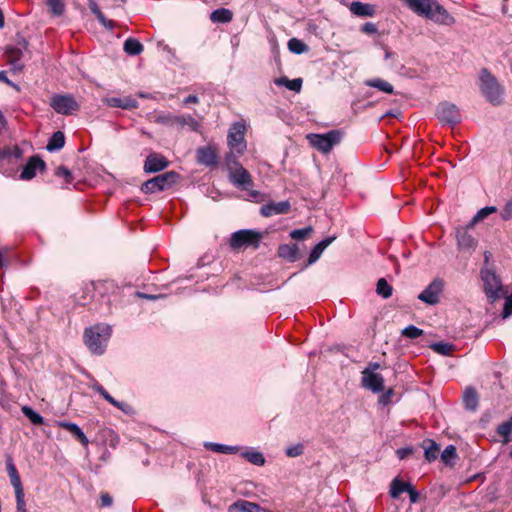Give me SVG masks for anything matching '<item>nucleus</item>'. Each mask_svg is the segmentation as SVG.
Masks as SVG:
<instances>
[{
    "mask_svg": "<svg viewBox=\"0 0 512 512\" xmlns=\"http://www.w3.org/2000/svg\"><path fill=\"white\" fill-rule=\"evenodd\" d=\"M17 512H27L23 486L14 488Z\"/></svg>",
    "mask_w": 512,
    "mask_h": 512,
    "instance_id": "46",
    "label": "nucleus"
},
{
    "mask_svg": "<svg viewBox=\"0 0 512 512\" xmlns=\"http://www.w3.org/2000/svg\"><path fill=\"white\" fill-rule=\"evenodd\" d=\"M422 334L423 330L419 329L414 325H409L402 330V335L410 339H416L420 337Z\"/></svg>",
    "mask_w": 512,
    "mask_h": 512,
    "instance_id": "50",
    "label": "nucleus"
},
{
    "mask_svg": "<svg viewBox=\"0 0 512 512\" xmlns=\"http://www.w3.org/2000/svg\"><path fill=\"white\" fill-rule=\"evenodd\" d=\"M58 425L70 432L72 436L75 437L83 446H88L89 440L77 424L71 422H59Z\"/></svg>",
    "mask_w": 512,
    "mask_h": 512,
    "instance_id": "23",
    "label": "nucleus"
},
{
    "mask_svg": "<svg viewBox=\"0 0 512 512\" xmlns=\"http://www.w3.org/2000/svg\"><path fill=\"white\" fill-rule=\"evenodd\" d=\"M237 155L236 153H232L230 151L229 154H227L225 158V163L228 169V172L235 169L236 167L241 166V164L237 161Z\"/></svg>",
    "mask_w": 512,
    "mask_h": 512,
    "instance_id": "53",
    "label": "nucleus"
},
{
    "mask_svg": "<svg viewBox=\"0 0 512 512\" xmlns=\"http://www.w3.org/2000/svg\"><path fill=\"white\" fill-rule=\"evenodd\" d=\"M501 217L504 220L512 219V198L503 207L501 211Z\"/></svg>",
    "mask_w": 512,
    "mask_h": 512,
    "instance_id": "56",
    "label": "nucleus"
},
{
    "mask_svg": "<svg viewBox=\"0 0 512 512\" xmlns=\"http://www.w3.org/2000/svg\"><path fill=\"white\" fill-rule=\"evenodd\" d=\"M196 160L200 165L208 167L216 166L218 163V151L214 145L199 147L196 150Z\"/></svg>",
    "mask_w": 512,
    "mask_h": 512,
    "instance_id": "13",
    "label": "nucleus"
},
{
    "mask_svg": "<svg viewBox=\"0 0 512 512\" xmlns=\"http://www.w3.org/2000/svg\"><path fill=\"white\" fill-rule=\"evenodd\" d=\"M410 487L411 484L409 482H402L395 478L391 483L390 495L392 498H398L401 493L408 492Z\"/></svg>",
    "mask_w": 512,
    "mask_h": 512,
    "instance_id": "36",
    "label": "nucleus"
},
{
    "mask_svg": "<svg viewBox=\"0 0 512 512\" xmlns=\"http://www.w3.org/2000/svg\"><path fill=\"white\" fill-rule=\"evenodd\" d=\"M457 457L456 448L454 445H448L441 453V460L446 465L452 464V461Z\"/></svg>",
    "mask_w": 512,
    "mask_h": 512,
    "instance_id": "47",
    "label": "nucleus"
},
{
    "mask_svg": "<svg viewBox=\"0 0 512 512\" xmlns=\"http://www.w3.org/2000/svg\"><path fill=\"white\" fill-rule=\"evenodd\" d=\"M207 448L214 452L225 453V454H234L237 453L239 448L237 446H227L217 443H208L205 445Z\"/></svg>",
    "mask_w": 512,
    "mask_h": 512,
    "instance_id": "43",
    "label": "nucleus"
},
{
    "mask_svg": "<svg viewBox=\"0 0 512 512\" xmlns=\"http://www.w3.org/2000/svg\"><path fill=\"white\" fill-rule=\"evenodd\" d=\"M92 389L98 392L106 401H108L113 406L123 410V403L115 400L99 383H95L92 385Z\"/></svg>",
    "mask_w": 512,
    "mask_h": 512,
    "instance_id": "41",
    "label": "nucleus"
},
{
    "mask_svg": "<svg viewBox=\"0 0 512 512\" xmlns=\"http://www.w3.org/2000/svg\"><path fill=\"white\" fill-rule=\"evenodd\" d=\"M350 12L358 17H374L376 15L375 5L354 1L349 5Z\"/></svg>",
    "mask_w": 512,
    "mask_h": 512,
    "instance_id": "18",
    "label": "nucleus"
},
{
    "mask_svg": "<svg viewBox=\"0 0 512 512\" xmlns=\"http://www.w3.org/2000/svg\"><path fill=\"white\" fill-rule=\"evenodd\" d=\"M6 468L13 488L21 487L22 482L11 456H7L6 458Z\"/></svg>",
    "mask_w": 512,
    "mask_h": 512,
    "instance_id": "31",
    "label": "nucleus"
},
{
    "mask_svg": "<svg viewBox=\"0 0 512 512\" xmlns=\"http://www.w3.org/2000/svg\"><path fill=\"white\" fill-rule=\"evenodd\" d=\"M336 239L335 236H331V237H327L325 239H323L322 241H320L317 245L314 246V248L312 249L310 255H309V258H308V264H313L314 262H316L321 254L323 253V251Z\"/></svg>",
    "mask_w": 512,
    "mask_h": 512,
    "instance_id": "25",
    "label": "nucleus"
},
{
    "mask_svg": "<svg viewBox=\"0 0 512 512\" xmlns=\"http://www.w3.org/2000/svg\"><path fill=\"white\" fill-rule=\"evenodd\" d=\"M512 315V296L506 298L503 308V317L507 318Z\"/></svg>",
    "mask_w": 512,
    "mask_h": 512,
    "instance_id": "59",
    "label": "nucleus"
},
{
    "mask_svg": "<svg viewBox=\"0 0 512 512\" xmlns=\"http://www.w3.org/2000/svg\"><path fill=\"white\" fill-rule=\"evenodd\" d=\"M278 255L290 262H295L298 259V247L296 244H282L278 248Z\"/></svg>",
    "mask_w": 512,
    "mask_h": 512,
    "instance_id": "29",
    "label": "nucleus"
},
{
    "mask_svg": "<svg viewBox=\"0 0 512 512\" xmlns=\"http://www.w3.org/2000/svg\"><path fill=\"white\" fill-rule=\"evenodd\" d=\"M100 500L102 507H108L112 504V497L108 493H102Z\"/></svg>",
    "mask_w": 512,
    "mask_h": 512,
    "instance_id": "61",
    "label": "nucleus"
},
{
    "mask_svg": "<svg viewBox=\"0 0 512 512\" xmlns=\"http://www.w3.org/2000/svg\"><path fill=\"white\" fill-rule=\"evenodd\" d=\"M105 103L110 107L133 109L137 107V101L130 96L124 97H107Z\"/></svg>",
    "mask_w": 512,
    "mask_h": 512,
    "instance_id": "21",
    "label": "nucleus"
},
{
    "mask_svg": "<svg viewBox=\"0 0 512 512\" xmlns=\"http://www.w3.org/2000/svg\"><path fill=\"white\" fill-rule=\"evenodd\" d=\"M497 211V208L495 206H487L482 209H480L475 216L472 218L471 222L467 226V228H473L474 225L483 219H485L490 214H493Z\"/></svg>",
    "mask_w": 512,
    "mask_h": 512,
    "instance_id": "38",
    "label": "nucleus"
},
{
    "mask_svg": "<svg viewBox=\"0 0 512 512\" xmlns=\"http://www.w3.org/2000/svg\"><path fill=\"white\" fill-rule=\"evenodd\" d=\"M55 175L57 177H62L66 184L71 183L72 179H73L71 171L68 168H66L65 166H59L55 170Z\"/></svg>",
    "mask_w": 512,
    "mask_h": 512,
    "instance_id": "51",
    "label": "nucleus"
},
{
    "mask_svg": "<svg viewBox=\"0 0 512 512\" xmlns=\"http://www.w3.org/2000/svg\"><path fill=\"white\" fill-rule=\"evenodd\" d=\"M497 432L502 437L507 438L512 432V418L500 424L497 428Z\"/></svg>",
    "mask_w": 512,
    "mask_h": 512,
    "instance_id": "52",
    "label": "nucleus"
},
{
    "mask_svg": "<svg viewBox=\"0 0 512 512\" xmlns=\"http://www.w3.org/2000/svg\"><path fill=\"white\" fill-rule=\"evenodd\" d=\"M228 146L232 153L241 155L246 150V141L244 130H233L228 134L227 137Z\"/></svg>",
    "mask_w": 512,
    "mask_h": 512,
    "instance_id": "16",
    "label": "nucleus"
},
{
    "mask_svg": "<svg viewBox=\"0 0 512 512\" xmlns=\"http://www.w3.org/2000/svg\"><path fill=\"white\" fill-rule=\"evenodd\" d=\"M413 450L411 448H399L396 450V455L399 459L403 460L406 457H408L410 454H412Z\"/></svg>",
    "mask_w": 512,
    "mask_h": 512,
    "instance_id": "60",
    "label": "nucleus"
},
{
    "mask_svg": "<svg viewBox=\"0 0 512 512\" xmlns=\"http://www.w3.org/2000/svg\"><path fill=\"white\" fill-rule=\"evenodd\" d=\"M288 49L295 54H302L308 50V46L297 38H291L288 41Z\"/></svg>",
    "mask_w": 512,
    "mask_h": 512,
    "instance_id": "45",
    "label": "nucleus"
},
{
    "mask_svg": "<svg viewBox=\"0 0 512 512\" xmlns=\"http://www.w3.org/2000/svg\"><path fill=\"white\" fill-rule=\"evenodd\" d=\"M6 468L13 488L21 487L22 482L11 456H7L6 458Z\"/></svg>",
    "mask_w": 512,
    "mask_h": 512,
    "instance_id": "30",
    "label": "nucleus"
},
{
    "mask_svg": "<svg viewBox=\"0 0 512 512\" xmlns=\"http://www.w3.org/2000/svg\"><path fill=\"white\" fill-rule=\"evenodd\" d=\"M22 413L31 421L34 425H41L44 422L43 417L35 412L31 407L29 406H23L21 408Z\"/></svg>",
    "mask_w": 512,
    "mask_h": 512,
    "instance_id": "44",
    "label": "nucleus"
},
{
    "mask_svg": "<svg viewBox=\"0 0 512 512\" xmlns=\"http://www.w3.org/2000/svg\"><path fill=\"white\" fill-rule=\"evenodd\" d=\"M95 289L100 293L108 290L114 291L116 289V285L113 281L110 280L98 281L95 285Z\"/></svg>",
    "mask_w": 512,
    "mask_h": 512,
    "instance_id": "54",
    "label": "nucleus"
},
{
    "mask_svg": "<svg viewBox=\"0 0 512 512\" xmlns=\"http://www.w3.org/2000/svg\"><path fill=\"white\" fill-rule=\"evenodd\" d=\"M480 276L483 281L484 292L490 302H494L504 296L506 292L503 290L500 277L489 268H482Z\"/></svg>",
    "mask_w": 512,
    "mask_h": 512,
    "instance_id": "5",
    "label": "nucleus"
},
{
    "mask_svg": "<svg viewBox=\"0 0 512 512\" xmlns=\"http://www.w3.org/2000/svg\"><path fill=\"white\" fill-rule=\"evenodd\" d=\"M364 84L368 87L376 88L379 91L386 93V94L394 93L393 85L382 78L368 79V80H365Z\"/></svg>",
    "mask_w": 512,
    "mask_h": 512,
    "instance_id": "28",
    "label": "nucleus"
},
{
    "mask_svg": "<svg viewBox=\"0 0 512 512\" xmlns=\"http://www.w3.org/2000/svg\"><path fill=\"white\" fill-rule=\"evenodd\" d=\"M28 48V42L21 39L16 46H9L6 49L7 61L13 72H21L24 68V51Z\"/></svg>",
    "mask_w": 512,
    "mask_h": 512,
    "instance_id": "9",
    "label": "nucleus"
},
{
    "mask_svg": "<svg viewBox=\"0 0 512 512\" xmlns=\"http://www.w3.org/2000/svg\"><path fill=\"white\" fill-rule=\"evenodd\" d=\"M422 448L424 449L425 459L428 462H432L438 458L440 447L434 440L425 439L422 443Z\"/></svg>",
    "mask_w": 512,
    "mask_h": 512,
    "instance_id": "26",
    "label": "nucleus"
},
{
    "mask_svg": "<svg viewBox=\"0 0 512 512\" xmlns=\"http://www.w3.org/2000/svg\"><path fill=\"white\" fill-rule=\"evenodd\" d=\"M313 228L311 226L295 229L290 232V237L294 240H304L311 235Z\"/></svg>",
    "mask_w": 512,
    "mask_h": 512,
    "instance_id": "49",
    "label": "nucleus"
},
{
    "mask_svg": "<svg viewBox=\"0 0 512 512\" xmlns=\"http://www.w3.org/2000/svg\"><path fill=\"white\" fill-rule=\"evenodd\" d=\"M457 243L460 249L474 250L477 240L468 232L467 229L459 228L456 231Z\"/></svg>",
    "mask_w": 512,
    "mask_h": 512,
    "instance_id": "19",
    "label": "nucleus"
},
{
    "mask_svg": "<svg viewBox=\"0 0 512 512\" xmlns=\"http://www.w3.org/2000/svg\"><path fill=\"white\" fill-rule=\"evenodd\" d=\"M242 456L250 463L263 466L265 464V458L261 452L249 450L242 453Z\"/></svg>",
    "mask_w": 512,
    "mask_h": 512,
    "instance_id": "40",
    "label": "nucleus"
},
{
    "mask_svg": "<svg viewBox=\"0 0 512 512\" xmlns=\"http://www.w3.org/2000/svg\"><path fill=\"white\" fill-rule=\"evenodd\" d=\"M361 31L366 34H376L378 32V28L376 24L372 22H367L361 27Z\"/></svg>",
    "mask_w": 512,
    "mask_h": 512,
    "instance_id": "58",
    "label": "nucleus"
},
{
    "mask_svg": "<svg viewBox=\"0 0 512 512\" xmlns=\"http://www.w3.org/2000/svg\"><path fill=\"white\" fill-rule=\"evenodd\" d=\"M478 394L472 387H467L463 393V403L466 409L475 411L478 407Z\"/></svg>",
    "mask_w": 512,
    "mask_h": 512,
    "instance_id": "27",
    "label": "nucleus"
},
{
    "mask_svg": "<svg viewBox=\"0 0 512 512\" xmlns=\"http://www.w3.org/2000/svg\"><path fill=\"white\" fill-rule=\"evenodd\" d=\"M430 347L433 351L445 356L450 355L454 350L453 345L444 342L433 343Z\"/></svg>",
    "mask_w": 512,
    "mask_h": 512,
    "instance_id": "48",
    "label": "nucleus"
},
{
    "mask_svg": "<svg viewBox=\"0 0 512 512\" xmlns=\"http://www.w3.org/2000/svg\"><path fill=\"white\" fill-rule=\"evenodd\" d=\"M436 116L441 124L455 126L461 123L462 114L459 108L450 102H441L436 109Z\"/></svg>",
    "mask_w": 512,
    "mask_h": 512,
    "instance_id": "7",
    "label": "nucleus"
},
{
    "mask_svg": "<svg viewBox=\"0 0 512 512\" xmlns=\"http://www.w3.org/2000/svg\"><path fill=\"white\" fill-rule=\"evenodd\" d=\"M177 179V173L172 171L166 172L143 183L141 190L144 193H155L158 191H162L170 187L172 184H174L177 181Z\"/></svg>",
    "mask_w": 512,
    "mask_h": 512,
    "instance_id": "8",
    "label": "nucleus"
},
{
    "mask_svg": "<svg viewBox=\"0 0 512 512\" xmlns=\"http://www.w3.org/2000/svg\"><path fill=\"white\" fill-rule=\"evenodd\" d=\"M442 289V280L435 279L418 295V299L426 304L435 305L439 302Z\"/></svg>",
    "mask_w": 512,
    "mask_h": 512,
    "instance_id": "11",
    "label": "nucleus"
},
{
    "mask_svg": "<svg viewBox=\"0 0 512 512\" xmlns=\"http://www.w3.org/2000/svg\"><path fill=\"white\" fill-rule=\"evenodd\" d=\"M380 369V364L377 362H371L364 370H370L372 373H376L375 371Z\"/></svg>",
    "mask_w": 512,
    "mask_h": 512,
    "instance_id": "64",
    "label": "nucleus"
},
{
    "mask_svg": "<svg viewBox=\"0 0 512 512\" xmlns=\"http://www.w3.org/2000/svg\"><path fill=\"white\" fill-rule=\"evenodd\" d=\"M303 453V446L302 445H296L293 447H289L286 450V455L289 457H297Z\"/></svg>",
    "mask_w": 512,
    "mask_h": 512,
    "instance_id": "57",
    "label": "nucleus"
},
{
    "mask_svg": "<svg viewBox=\"0 0 512 512\" xmlns=\"http://www.w3.org/2000/svg\"><path fill=\"white\" fill-rule=\"evenodd\" d=\"M22 155L23 150L18 145L3 148L0 150V166H3L5 163H11L14 159H20Z\"/></svg>",
    "mask_w": 512,
    "mask_h": 512,
    "instance_id": "22",
    "label": "nucleus"
},
{
    "mask_svg": "<svg viewBox=\"0 0 512 512\" xmlns=\"http://www.w3.org/2000/svg\"><path fill=\"white\" fill-rule=\"evenodd\" d=\"M110 335L111 328L108 325H95L85 330L84 342L92 353L101 355L104 353Z\"/></svg>",
    "mask_w": 512,
    "mask_h": 512,
    "instance_id": "3",
    "label": "nucleus"
},
{
    "mask_svg": "<svg viewBox=\"0 0 512 512\" xmlns=\"http://www.w3.org/2000/svg\"><path fill=\"white\" fill-rule=\"evenodd\" d=\"M169 165L168 160L156 153L150 154L144 163V171L147 173H156L164 170Z\"/></svg>",
    "mask_w": 512,
    "mask_h": 512,
    "instance_id": "17",
    "label": "nucleus"
},
{
    "mask_svg": "<svg viewBox=\"0 0 512 512\" xmlns=\"http://www.w3.org/2000/svg\"><path fill=\"white\" fill-rule=\"evenodd\" d=\"M408 494H409V497H410V501L412 503H415L418 501V498H419V494L418 492L413 488V486L411 485L410 489L408 490Z\"/></svg>",
    "mask_w": 512,
    "mask_h": 512,
    "instance_id": "63",
    "label": "nucleus"
},
{
    "mask_svg": "<svg viewBox=\"0 0 512 512\" xmlns=\"http://www.w3.org/2000/svg\"><path fill=\"white\" fill-rule=\"evenodd\" d=\"M198 102H199V99H198V97H197L196 95H189V96H187V97L183 100L182 104H183L184 106H187V105H190V104H196V103H198Z\"/></svg>",
    "mask_w": 512,
    "mask_h": 512,
    "instance_id": "62",
    "label": "nucleus"
},
{
    "mask_svg": "<svg viewBox=\"0 0 512 512\" xmlns=\"http://www.w3.org/2000/svg\"><path fill=\"white\" fill-rule=\"evenodd\" d=\"M64 143V134L60 130H57L50 138L46 148L48 151H56L61 149L64 146Z\"/></svg>",
    "mask_w": 512,
    "mask_h": 512,
    "instance_id": "37",
    "label": "nucleus"
},
{
    "mask_svg": "<svg viewBox=\"0 0 512 512\" xmlns=\"http://www.w3.org/2000/svg\"><path fill=\"white\" fill-rule=\"evenodd\" d=\"M262 234L260 232L243 229L234 232L230 238V247L234 250L252 247L257 249L260 245Z\"/></svg>",
    "mask_w": 512,
    "mask_h": 512,
    "instance_id": "6",
    "label": "nucleus"
},
{
    "mask_svg": "<svg viewBox=\"0 0 512 512\" xmlns=\"http://www.w3.org/2000/svg\"><path fill=\"white\" fill-rule=\"evenodd\" d=\"M406 6L418 16L440 25H452L455 19L436 0H404Z\"/></svg>",
    "mask_w": 512,
    "mask_h": 512,
    "instance_id": "1",
    "label": "nucleus"
},
{
    "mask_svg": "<svg viewBox=\"0 0 512 512\" xmlns=\"http://www.w3.org/2000/svg\"><path fill=\"white\" fill-rule=\"evenodd\" d=\"M124 51L131 56L139 55L144 47L143 45L135 38H128L124 42Z\"/></svg>",
    "mask_w": 512,
    "mask_h": 512,
    "instance_id": "34",
    "label": "nucleus"
},
{
    "mask_svg": "<svg viewBox=\"0 0 512 512\" xmlns=\"http://www.w3.org/2000/svg\"><path fill=\"white\" fill-rule=\"evenodd\" d=\"M376 292L384 299H388L392 296L393 288L385 278H380L377 282Z\"/></svg>",
    "mask_w": 512,
    "mask_h": 512,
    "instance_id": "39",
    "label": "nucleus"
},
{
    "mask_svg": "<svg viewBox=\"0 0 512 512\" xmlns=\"http://www.w3.org/2000/svg\"><path fill=\"white\" fill-rule=\"evenodd\" d=\"M46 168L45 162L37 155L29 158L27 164L23 167V170L20 174V179L24 181H28L33 179L37 171H44Z\"/></svg>",
    "mask_w": 512,
    "mask_h": 512,
    "instance_id": "14",
    "label": "nucleus"
},
{
    "mask_svg": "<svg viewBox=\"0 0 512 512\" xmlns=\"http://www.w3.org/2000/svg\"><path fill=\"white\" fill-rule=\"evenodd\" d=\"M50 106L59 114L71 115L78 111L80 105L72 95H54L51 97Z\"/></svg>",
    "mask_w": 512,
    "mask_h": 512,
    "instance_id": "10",
    "label": "nucleus"
},
{
    "mask_svg": "<svg viewBox=\"0 0 512 512\" xmlns=\"http://www.w3.org/2000/svg\"><path fill=\"white\" fill-rule=\"evenodd\" d=\"M274 83L277 86H284L287 89L294 91V92H300V90L302 88V79L301 78H296V79L290 80L284 76V77L276 78L274 80Z\"/></svg>",
    "mask_w": 512,
    "mask_h": 512,
    "instance_id": "32",
    "label": "nucleus"
},
{
    "mask_svg": "<svg viewBox=\"0 0 512 512\" xmlns=\"http://www.w3.org/2000/svg\"><path fill=\"white\" fill-rule=\"evenodd\" d=\"M91 12L96 16L97 20L107 29L112 30L115 26L112 20H108L101 12L96 2H91L89 5Z\"/></svg>",
    "mask_w": 512,
    "mask_h": 512,
    "instance_id": "35",
    "label": "nucleus"
},
{
    "mask_svg": "<svg viewBox=\"0 0 512 512\" xmlns=\"http://www.w3.org/2000/svg\"><path fill=\"white\" fill-rule=\"evenodd\" d=\"M260 506L246 500H238L228 507V512H260Z\"/></svg>",
    "mask_w": 512,
    "mask_h": 512,
    "instance_id": "24",
    "label": "nucleus"
},
{
    "mask_svg": "<svg viewBox=\"0 0 512 512\" xmlns=\"http://www.w3.org/2000/svg\"><path fill=\"white\" fill-rule=\"evenodd\" d=\"M343 138L341 130H328L325 133H310L306 135V139L311 147L317 151L327 154L332 148L338 145Z\"/></svg>",
    "mask_w": 512,
    "mask_h": 512,
    "instance_id": "4",
    "label": "nucleus"
},
{
    "mask_svg": "<svg viewBox=\"0 0 512 512\" xmlns=\"http://www.w3.org/2000/svg\"><path fill=\"white\" fill-rule=\"evenodd\" d=\"M229 178L235 186L245 190L253 184L250 173L242 165L229 171Z\"/></svg>",
    "mask_w": 512,
    "mask_h": 512,
    "instance_id": "15",
    "label": "nucleus"
},
{
    "mask_svg": "<svg viewBox=\"0 0 512 512\" xmlns=\"http://www.w3.org/2000/svg\"><path fill=\"white\" fill-rule=\"evenodd\" d=\"M394 395V390L389 388L379 397V403L383 406L388 405L391 402V398Z\"/></svg>",
    "mask_w": 512,
    "mask_h": 512,
    "instance_id": "55",
    "label": "nucleus"
},
{
    "mask_svg": "<svg viewBox=\"0 0 512 512\" xmlns=\"http://www.w3.org/2000/svg\"><path fill=\"white\" fill-rule=\"evenodd\" d=\"M232 18V11L226 8L216 9L210 15V19L214 23H228L232 20Z\"/></svg>",
    "mask_w": 512,
    "mask_h": 512,
    "instance_id": "33",
    "label": "nucleus"
},
{
    "mask_svg": "<svg viewBox=\"0 0 512 512\" xmlns=\"http://www.w3.org/2000/svg\"><path fill=\"white\" fill-rule=\"evenodd\" d=\"M479 89L485 99L492 105H500L503 102L504 88L486 68L479 73Z\"/></svg>",
    "mask_w": 512,
    "mask_h": 512,
    "instance_id": "2",
    "label": "nucleus"
},
{
    "mask_svg": "<svg viewBox=\"0 0 512 512\" xmlns=\"http://www.w3.org/2000/svg\"><path fill=\"white\" fill-rule=\"evenodd\" d=\"M290 210V203L281 201L278 203H270L261 207V214L265 217L272 215L285 214Z\"/></svg>",
    "mask_w": 512,
    "mask_h": 512,
    "instance_id": "20",
    "label": "nucleus"
},
{
    "mask_svg": "<svg viewBox=\"0 0 512 512\" xmlns=\"http://www.w3.org/2000/svg\"><path fill=\"white\" fill-rule=\"evenodd\" d=\"M361 385L373 393H380L384 390V378L379 373H372L370 370H363Z\"/></svg>",
    "mask_w": 512,
    "mask_h": 512,
    "instance_id": "12",
    "label": "nucleus"
},
{
    "mask_svg": "<svg viewBox=\"0 0 512 512\" xmlns=\"http://www.w3.org/2000/svg\"><path fill=\"white\" fill-rule=\"evenodd\" d=\"M49 12L53 16H61L65 11V4L62 0H45Z\"/></svg>",
    "mask_w": 512,
    "mask_h": 512,
    "instance_id": "42",
    "label": "nucleus"
}]
</instances>
